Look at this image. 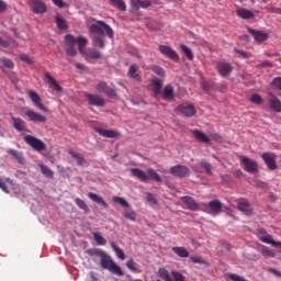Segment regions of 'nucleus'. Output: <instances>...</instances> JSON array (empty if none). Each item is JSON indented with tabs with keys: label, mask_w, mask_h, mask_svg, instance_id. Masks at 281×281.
<instances>
[{
	"label": "nucleus",
	"mask_w": 281,
	"mask_h": 281,
	"mask_svg": "<svg viewBox=\"0 0 281 281\" xmlns=\"http://www.w3.org/2000/svg\"><path fill=\"white\" fill-rule=\"evenodd\" d=\"M171 276L173 278L171 279V281H186V277H183V274H181L180 272L172 271Z\"/></svg>",
	"instance_id": "56"
},
{
	"label": "nucleus",
	"mask_w": 281,
	"mask_h": 281,
	"mask_svg": "<svg viewBox=\"0 0 281 281\" xmlns=\"http://www.w3.org/2000/svg\"><path fill=\"white\" fill-rule=\"evenodd\" d=\"M0 45L1 47L13 49V47H16L19 44L12 38L3 40V37H0Z\"/></svg>",
	"instance_id": "35"
},
{
	"label": "nucleus",
	"mask_w": 281,
	"mask_h": 281,
	"mask_svg": "<svg viewBox=\"0 0 281 281\" xmlns=\"http://www.w3.org/2000/svg\"><path fill=\"white\" fill-rule=\"evenodd\" d=\"M209 207L212 214H221L223 212V203L220 200L209 202Z\"/></svg>",
	"instance_id": "24"
},
{
	"label": "nucleus",
	"mask_w": 281,
	"mask_h": 281,
	"mask_svg": "<svg viewBox=\"0 0 281 281\" xmlns=\"http://www.w3.org/2000/svg\"><path fill=\"white\" fill-rule=\"evenodd\" d=\"M0 63H2L3 67L7 69H14V61L8 59L5 57L0 58Z\"/></svg>",
	"instance_id": "53"
},
{
	"label": "nucleus",
	"mask_w": 281,
	"mask_h": 281,
	"mask_svg": "<svg viewBox=\"0 0 281 281\" xmlns=\"http://www.w3.org/2000/svg\"><path fill=\"white\" fill-rule=\"evenodd\" d=\"M131 175L142 181L143 183H148V181H156L157 183H161V176L155 171V169L149 168L147 172L139 168H132L130 170Z\"/></svg>",
	"instance_id": "1"
},
{
	"label": "nucleus",
	"mask_w": 281,
	"mask_h": 281,
	"mask_svg": "<svg viewBox=\"0 0 281 281\" xmlns=\"http://www.w3.org/2000/svg\"><path fill=\"white\" fill-rule=\"evenodd\" d=\"M127 76H130L133 80H139V74H137V65L130 66Z\"/></svg>",
	"instance_id": "40"
},
{
	"label": "nucleus",
	"mask_w": 281,
	"mask_h": 281,
	"mask_svg": "<svg viewBox=\"0 0 281 281\" xmlns=\"http://www.w3.org/2000/svg\"><path fill=\"white\" fill-rule=\"evenodd\" d=\"M250 102H252V104H265V99H262V95L258 94V93H254L250 97Z\"/></svg>",
	"instance_id": "46"
},
{
	"label": "nucleus",
	"mask_w": 281,
	"mask_h": 281,
	"mask_svg": "<svg viewBox=\"0 0 281 281\" xmlns=\"http://www.w3.org/2000/svg\"><path fill=\"white\" fill-rule=\"evenodd\" d=\"M69 155L72 157V159H76L77 165L85 166V164H87V160L85 159V156L80 155L79 153L70 150Z\"/></svg>",
	"instance_id": "36"
},
{
	"label": "nucleus",
	"mask_w": 281,
	"mask_h": 281,
	"mask_svg": "<svg viewBox=\"0 0 281 281\" xmlns=\"http://www.w3.org/2000/svg\"><path fill=\"white\" fill-rule=\"evenodd\" d=\"M46 80H48V82L50 85H53V87L57 90V91H63V87H60V85L58 83V81H56L54 79V77H52V75L49 72H45L44 74Z\"/></svg>",
	"instance_id": "38"
},
{
	"label": "nucleus",
	"mask_w": 281,
	"mask_h": 281,
	"mask_svg": "<svg viewBox=\"0 0 281 281\" xmlns=\"http://www.w3.org/2000/svg\"><path fill=\"white\" fill-rule=\"evenodd\" d=\"M161 89H164V81H161L160 79L151 80V91L154 98H157V95L161 94Z\"/></svg>",
	"instance_id": "21"
},
{
	"label": "nucleus",
	"mask_w": 281,
	"mask_h": 281,
	"mask_svg": "<svg viewBox=\"0 0 281 281\" xmlns=\"http://www.w3.org/2000/svg\"><path fill=\"white\" fill-rule=\"evenodd\" d=\"M159 52L162 54V56H167V58H170V60H173L175 63H179V54L172 49V47L168 45H159Z\"/></svg>",
	"instance_id": "12"
},
{
	"label": "nucleus",
	"mask_w": 281,
	"mask_h": 281,
	"mask_svg": "<svg viewBox=\"0 0 281 281\" xmlns=\"http://www.w3.org/2000/svg\"><path fill=\"white\" fill-rule=\"evenodd\" d=\"M162 100H175V88L170 85L165 86L162 90Z\"/></svg>",
	"instance_id": "26"
},
{
	"label": "nucleus",
	"mask_w": 281,
	"mask_h": 281,
	"mask_svg": "<svg viewBox=\"0 0 281 281\" xmlns=\"http://www.w3.org/2000/svg\"><path fill=\"white\" fill-rule=\"evenodd\" d=\"M85 98L91 106H104L106 104V100L99 94L85 93Z\"/></svg>",
	"instance_id": "11"
},
{
	"label": "nucleus",
	"mask_w": 281,
	"mask_h": 281,
	"mask_svg": "<svg viewBox=\"0 0 281 281\" xmlns=\"http://www.w3.org/2000/svg\"><path fill=\"white\" fill-rule=\"evenodd\" d=\"M236 14L237 16H239V19H244V20L254 19V16H256V14H254V11L245 8H238L236 10Z\"/></svg>",
	"instance_id": "23"
},
{
	"label": "nucleus",
	"mask_w": 281,
	"mask_h": 281,
	"mask_svg": "<svg viewBox=\"0 0 281 281\" xmlns=\"http://www.w3.org/2000/svg\"><path fill=\"white\" fill-rule=\"evenodd\" d=\"M261 159L265 161L266 166L270 170H278V156L274 153H263L261 154Z\"/></svg>",
	"instance_id": "7"
},
{
	"label": "nucleus",
	"mask_w": 281,
	"mask_h": 281,
	"mask_svg": "<svg viewBox=\"0 0 281 281\" xmlns=\"http://www.w3.org/2000/svg\"><path fill=\"white\" fill-rule=\"evenodd\" d=\"M99 258H100V265L102 269H106L111 273H114L115 276H124V272L122 271V268L117 266V263L113 262V259H111V256H109L104 251L99 252Z\"/></svg>",
	"instance_id": "2"
},
{
	"label": "nucleus",
	"mask_w": 281,
	"mask_h": 281,
	"mask_svg": "<svg viewBox=\"0 0 281 281\" xmlns=\"http://www.w3.org/2000/svg\"><path fill=\"white\" fill-rule=\"evenodd\" d=\"M95 89L97 91H99V93H105L108 98H117V92L115 91V89L109 87L105 81H100L99 83H97Z\"/></svg>",
	"instance_id": "9"
},
{
	"label": "nucleus",
	"mask_w": 281,
	"mask_h": 281,
	"mask_svg": "<svg viewBox=\"0 0 281 281\" xmlns=\"http://www.w3.org/2000/svg\"><path fill=\"white\" fill-rule=\"evenodd\" d=\"M261 254L265 258H276V251L269 249L267 246L261 247Z\"/></svg>",
	"instance_id": "44"
},
{
	"label": "nucleus",
	"mask_w": 281,
	"mask_h": 281,
	"mask_svg": "<svg viewBox=\"0 0 281 281\" xmlns=\"http://www.w3.org/2000/svg\"><path fill=\"white\" fill-rule=\"evenodd\" d=\"M178 111L186 117H194V115H196V109L190 103H182L178 105Z\"/></svg>",
	"instance_id": "17"
},
{
	"label": "nucleus",
	"mask_w": 281,
	"mask_h": 281,
	"mask_svg": "<svg viewBox=\"0 0 281 281\" xmlns=\"http://www.w3.org/2000/svg\"><path fill=\"white\" fill-rule=\"evenodd\" d=\"M66 54L67 56H78V50L76 49V37L71 34L65 36Z\"/></svg>",
	"instance_id": "6"
},
{
	"label": "nucleus",
	"mask_w": 281,
	"mask_h": 281,
	"mask_svg": "<svg viewBox=\"0 0 281 281\" xmlns=\"http://www.w3.org/2000/svg\"><path fill=\"white\" fill-rule=\"evenodd\" d=\"M85 56H87V58H91L92 60H100V58H102V53H100L99 50H95L93 48H89L85 53Z\"/></svg>",
	"instance_id": "33"
},
{
	"label": "nucleus",
	"mask_w": 281,
	"mask_h": 281,
	"mask_svg": "<svg viewBox=\"0 0 281 281\" xmlns=\"http://www.w3.org/2000/svg\"><path fill=\"white\" fill-rule=\"evenodd\" d=\"M180 47L189 60H194V54H192V49H190V47L184 44H181Z\"/></svg>",
	"instance_id": "48"
},
{
	"label": "nucleus",
	"mask_w": 281,
	"mask_h": 281,
	"mask_svg": "<svg viewBox=\"0 0 281 281\" xmlns=\"http://www.w3.org/2000/svg\"><path fill=\"white\" fill-rule=\"evenodd\" d=\"M122 215L124 216V218H127V221H133V222L137 221V213L131 210V207L123 211Z\"/></svg>",
	"instance_id": "37"
},
{
	"label": "nucleus",
	"mask_w": 281,
	"mask_h": 281,
	"mask_svg": "<svg viewBox=\"0 0 281 281\" xmlns=\"http://www.w3.org/2000/svg\"><path fill=\"white\" fill-rule=\"evenodd\" d=\"M93 45H98V47H100L101 49H104V47H106L104 37H102L101 35H95L93 37Z\"/></svg>",
	"instance_id": "43"
},
{
	"label": "nucleus",
	"mask_w": 281,
	"mask_h": 281,
	"mask_svg": "<svg viewBox=\"0 0 281 281\" xmlns=\"http://www.w3.org/2000/svg\"><path fill=\"white\" fill-rule=\"evenodd\" d=\"M52 2L57 8H69V4L67 2H65V1H63V0H52Z\"/></svg>",
	"instance_id": "60"
},
{
	"label": "nucleus",
	"mask_w": 281,
	"mask_h": 281,
	"mask_svg": "<svg viewBox=\"0 0 281 281\" xmlns=\"http://www.w3.org/2000/svg\"><path fill=\"white\" fill-rule=\"evenodd\" d=\"M27 95L35 106H38L41 111L47 113V106L43 104V100L41 99V95H38V92L29 90Z\"/></svg>",
	"instance_id": "13"
},
{
	"label": "nucleus",
	"mask_w": 281,
	"mask_h": 281,
	"mask_svg": "<svg viewBox=\"0 0 281 281\" xmlns=\"http://www.w3.org/2000/svg\"><path fill=\"white\" fill-rule=\"evenodd\" d=\"M259 239L261 243H265L266 245H272V247H280L281 248V241L273 240V237L269 234H267V231L259 229Z\"/></svg>",
	"instance_id": "14"
},
{
	"label": "nucleus",
	"mask_w": 281,
	"mask_h": 281,
	"mask_svg": "<svg viewBox=\"0 0 281 281\" xmlns=\"http://www.w3.org/2000/svg\"><path fill=\"white\" fill-rule=\"evenodd\" d=\"M24 115L30 122H38L40 124H45V122H47V117H45L43 114H38V112L33 110H26Z\"/></svg>",
	"instance_id": "15"
},
{
	"label": "nucleus",
	"mask_w": 281,
	"mask_h": 281,
	"mask_svg": "<svg viewBox=\"0 0 281 281\" xmlns=\"http://www.w3.org/2000/svg\"><path fill=\"white\" fill-rule=\"evenodd\" d=\"M237 207L240 212H245L248 216L251 214V209L249 207V201L245 199L238 200Z\"/></svg>",
	"instance_id": "28"
},
{
	"label": "nucleus",
	"mask_w": 281,
	"mask_h": 281,
	"mask_svg": "<svg viewBox=\"0 0 281 281\" xmlns=\"http://www.w3.org/2000/svg\"><path fill=\"white\" fill-rule=\"evenodd\" d=\"M38 167L41 168L42 175H44V177H47V179H54V171H52V169L43 164L38 165Z\"/></svg>",
	"instance_id": "39"
},
{
	"label": "nucleus",
	"mask_w": 281,
	"mask_h": 281,
	"mask_svg": "<svg viewBox=\"0 0 281 281\" xmlns=\"http://www.w3.org/2000/svg\"><path fill=\"white\" fill-rule=\"evenodd\" d=\"M131 8H132V10H134V11L139 10V8H140L139 0H131Z\"/></svg>",
	"instance_id": "62"
},
{
	"label": "nucleus",
	"mask_w": 281,
	"mask_h": 281,
	"mask_svg": "<svg viewBox=\"0 0 281 281\" xmlns=\"http://www.w3.org/2000/svg\"><path fill=\"white\" fill-rule=\"evenodd\" d=\"M30 8L34 14H45L47 12V3L43 0H30Z\"/></svg>",
	"instance_id": "8"
},
{
	"label": "nucleus",
	"mask_w": 281,
	"mask_h": 281,
	"mask_svg": "<svg viewBox=\"0 0 281 281\" xmlns=\"http://www.w3.org/2000/svg\"><path fill=\"white\" fill-rule=\"evenodd\" d=\"M126 267H127V269H130V271H133L134 273H136L137 263H135V261L133 259L127 260Z\"/></svg>",
	"instance_id": "57"
},
{
	"label": "nucleus",
	"mask_w": 281,
	"mask_h": 281,
	"mask_svg": "<svg viewBox=\"0 0 281 281\" xmlns=\"http://www.w3.org/2000/svg\"><path fill=\"white\" fill-rule=\"evenodd\" d=\"M112 5H116L122 12H126V2L124 0H110Z\"/></svg>",
	"instance_id": "47"
},
{
	"label": "nucleus",
	"mask_w": 281,
	"mask_h": 281,
	"mask_svg": "<svg viewBox=\"0 0 281 281\" xmlns=\"http://www.w3.org/2000/svg\"><path fill=\"white\" fill-rule=\"evenodd\" d=\"M269 99H268V104L274 113H281V101L278 99L273 92L268 93Z\"/></svg>",
	"instance_id": "18"
},
{
	"label": "nucleus",
	"mask_w": 281,
	"mask_h": 281,
	"mask_svg": "<svg viewBox=\"0 0 281 281\" xmlns=\"http://www.w3.org/2000/svg\"><path fill=\"white\" fill-rule=\"evenodd\" d=\"M172 251L179 258H190V251H188V249H186V247H181V246L172 247Z\"/></svg>",
	"instance_id": "30"
},
{
	"label": "nucleus",
	"mask_w": 281,
	"mask_h": 281,
	"mask_svg": "<svg viewBox=\"0 0 281 281\" xmlns=\"http://www.w3.org/2000/svg\"><path fill=\"white\" fill-rule=\"evenodd\" d=\"M139 3H140V8L143 9L150 8V5H153V2L148 0H139Z\"/></svg>",
	"instance_id": "63"
},
{
	"label": "nucleus",
	"mask_w": 281,
	"mask_h": 281,
	"mask_svg": "<svg viewBox=\"0 0 281 281\" xmlns=\"http://www.w3.org/2000/svg\"><path fill=\"white\" fill-rule=\"evenodd\" d=\"M180 201H182V203L187 206V210H191V212H196L200 209L199 203H196L192 196H181Z\"/></svg>",
	"instance_id": "19"
},
{
	"label": "nucleus",
	"mask_w": 281,
	"mask_h": 281,
	"mask_svg": "<svg viewBox=\"0 0 281 281\" xmlns=\"http://www.w3.org/2000/svg\"><path fill=\"white\" fill-rule=\"evenodd\" d=\"M217 71L222 78H227L234 71V67L227 61H220L217 63Z\"/></svg>",
	"instance_id": "16"
},
{
	"label": "nucleus",
	"mask_w": 281,
	"mask_h": 281,
	"mask_svg": "<svg viewBox=\"0 0 281 281\" xmlns=\"http://www.w3.org/2000/svg\"><path fill=\"white\" fill-rule=\"evenodd\" d=\"M112 201L114 203H119V205H122V207H127V209L131 207V204L128 203V201H126V199L122 196H114Z\"/></svg>",
	"instance_id": "45"
},
{
	"label": "nucleus",
	"mask_w": 281,
	"mask_h": 281,
	"mask_svg": "<svg viewBox=\"0 0 281 281\" xmlns=\"http://www.w3.org/2000/svg\"><path fill=\"white\" fill-rule=\"evenodd\" d=\"M228 278L232 281H248L247 279H245V277H240V276L234 274V273L228 274Z\"/></svg>",
	"instance_id": "61"
},
{
	"label": "nucleus",
	"mask_w": 281,
	"mask_h": 281,
	"mask_svg": "<svg viewBox=\"0 0 281 281\" xmlns=\"http://www.w3.org/2000/svg\"><path fill=\"white\" fill-rule=\"evenodd\" d=\"M111 248L115 252L119 260H126V255L124 254V250H122L114 241L110 243Z\"/></svg>",
	"instance_id": "32"
},
{
	"label": "nucleus",
	"mask_w": 281,
	"mask_h": 281,
	"mask_svg": "<svg viewBox=\"0 0 281 281\" xmlns=\"http://www.w3.org/2000/svg\"><path fill=\"white\" fill-rule=\"evenodd\" d=\"M19 58L22 63H26V65H34V59L27 54H21Z\"/></svg>",
	"instance_id": "55"
},
{
	"label": "nucleus",
	"mask_w": 281,
	"mask_h": 281,
	"mask_svg": "<svg viewBox=\"0 0 281 281\" xmlns=\"http://www.w3.org/2000/svg\"><path fill=\"white\" fill-rule=\"evenodd\" d=\"M95 131L101 135V137H106L108 139H115L116 137H120V132L115 130H104L97 127Z\"/></svg>",
	"instance_id": "20"
},
{
	"label": "nucleus",
	"mask_w": 281,
	"mask_h": 281,
	"mask_svg": "<svg viewBox=\"0 0 281 281\" xmlns=\"http://www.w3.org/2000/svg\"><path fill=\"white\" fill-rule=\"evenodd\" d=\"M158 276H159V278H161V280L172 281V277H170V272H168V270H166V268H160L158 270Z\"/></svg>",
	"instance_id": "41"
},
{
	"label": "nucleus",
	"mask_w": 281,
	"mask_h": 281,
	"mask_svg": "<svg viewBox=\"0 0 281 281\" xmlns=\"http://www.w3.org/2000/svg\"><path fill=\"white\" fill-rule=\"evenodd\" d=\"M147 201L149 205H157V198H155V194L150 192L147 193Z\"/></svg>",
	"instance_id": "59"
},
{
	"label": "nucleus",
	"mask_w": 281,
	"mask_h": 281,
	"mask_svg": "<svg viewBox=\"0 0 281 281\" xmlns=\"http://www.w3.org/2000/svg\"><path fill=\"white\" fill-rule=\"evenodd\" d=\"M88 198H90V200L93 201L94 203H99L103 207H109L106 201H104V199L100 196L98 193L89 192Z\"/></svg>",
	"instance_id": "29"
},
{
	"label": "nucleus",
	"mask_w": 281,
	"mask_h": 281,
	"mask_svg": "<svg viewBox=\"0 0 281 281\" xmlns=\"http://www.w3.org/2000/svg\"><path fill=\"white\" fill-rule=\"evenodd\" d=\"M151 71H154V74H156V76H159L160 78L166 77V70H164V68L159 66H153Z\"/></svg>",
	"instance_id": "54"
},
{
	"label": "nucleus",
	"mask_w": 281,
	"mask_h": 281,
	"mask_svg": "<svg viewBox=\"0 0 281 281\" xmlns=\"http://www.w3.org/2000/svg\"><path fill=\"white\" fill-rule=\"evenodd\" d=\"M202 89L204 91H210V89H212V82H210V81H202Z\"/></svg>",
	"instance_id": "64"
},
{
	"label": "nucleus",
	"mask_w": 281,
	"mask_h": 281,
	"mask_svg": "<svg viewBox=\"0 0 281 281\" xmlns=\"http://www.w3.org/2000/svg\"><path fill=\"white\" fill-rule=\"evenodd\" d=\"M200 166H201V168L205 169L206 175L212 177L213 167H212V165L210 162H207L205 160H202V161H200Z\"/></svg>",
	"instance_id": "52"
},
{
	"label": "nucleus",
	"mask_w": 281,
	"mask_h": 281,
	"mask_svg": "<svg viewBox=\"0 0 281 281\" xmlns=\"http://www.w3.org/2000/svg\"><path fill=\"white\" fill-rule=\"evenodd\" d=\"M75 203L80 210H83V212H89V206L87 205V202H85L82 199H75Z\"/></svg>",
	"instance_id": "51"
},
{
	"label": "nucleus",
	"mask_w": 281,
	"mask_h": 281,
	"mask_svg": "<svg viewBox=\"0 0 281 281\" xmlns=\"http://www.w3.org/2000/svg\"><path fill=\"white\" fill-rule=\"evenodd\" d=\"M271 87H274L276 89H279V91H281V77H276L271 81Z\"/></svg>",
	"instance_id": "58"
},
{
	"label": "nucleus",
	"mask_w": 281,
	"mask_h": 281,
	"mask_svg": "<svg viewBox=\"0 0 281 281\" xmlns=\"http://www.w3.org/2000/svg\"><path fill=\"white\" fill-rule=\"evenodd\" d=\"M55 22L58 30H67V21L65 20V18H63L60 13H57L55 15Z\"/></svg>",
	"instance_id": "34"
},
{
	"label": "nucleus",
	"mask_w": 281,
	"mask_h": 281,
	"mask_svg": "<svg viewBox=\"0 0 281 281\" xmlns=\"http://www.w3.org/2000/svg\"><path fill=\"white\" fill-rule=\"evenodd\" d=\"M11 120L13 128H15L18 133H23V131H25V121H23V119L11 116Z\"/></svg>",
	"instance_id": "25"
},
{
	"label": "nucleus",
	"mask_w": 281,
	"mask_h": 281,
	"mask_svg": "<svg viewBox=\"0 0 281 281\" xmlns=\"http://www.w3.org/2000/svg\"><path fill=\"white\" fill-rule=\"evenodd\" d=\"M239 160L246 172H249L250 175L258 172V162L256 160L247 156H239Z\"/></svg>",
	"instance_id": "4"
},
{
	"label": "nucleus",
	"mask_w": 281,
	"mask_h": 281,
	"mask_svg": "<svg viewBox=\"0 0 281 281\" xmlns=\"http://www.w3.org/2000/svg\"><path fill=\"white\" fill-rule=\"evenodd\" d=\"M8 154L11 155L14 159H16L18 164H25V158H23V153H20L16 149H9Z\"/></svg>",
	"instance_id": "31"
},
{
	"label": "nucleus",
	"mask_w": 281,
	"mask_h": 281,
	"mask_svg": "<svg viewBox=\"0 0 281 281\" xmlns=\"http://www.w3.org/2000/svg\"><path fill=\"white\" fill-rule=\"evenodd\" d=\"M90 33L97 34V36H104V34H106L108 38L115 36V32H113L111 25L106 24L104 21H97V23L92 24L90 26Z\"/></svg>",
	"instance_id": "3"
},
{
	"label": "nucleus",
	"mask_w": 281,
	"mask_h": 281,
	"mask_svg": "<svg viewBox=\"0 0 281 281\" xmlns=\"http://www.w3.org/2000/svg\"><path fill=\"white\" fill-rule=\"evenodd\" d=\"M24 142L25 144H29V146H31L32 149L36 150L37 153H42V150H45V148H47V146L45 145V143H43V140L32 135H26L24 137Z\"/></svg>",
	"instance_id": "5"
},
{
	"label": "nucleus",
	"mask_w": 281,
	"mask_h": 281,
	"mask_svg": "<svg viewBox=\"0 0 281 281\" xmlns=\"http://www.w3.org/2000/svg\"><path fill=\"white\" fill-rule=\"evenodd\" d=\"M190 260L194 265H204V267H210V263H207V261H205V259H203V257L192 256L190 258Z\"/></svg>",
	"instance_id": "49"
},
{
	"label": "nucleus",
	"mask_w": 281,
	"mask_h": 281,
	"mask_svg": "<svg viewBox=\"0 0 281 281\" xmlns=\"http://www.w3.org/2000/svg\"><path fill=\"white\" fill-rule=\"evenodd\" d=\"M192 135L196 139V142H201L202 144H210V137L205 135V133L199 131V130H193Z\"/></svg>",
	"instance_id": "27"
},
{
	"label": "nucleus",
	"mask_w": 281,
	"mask_h": 281,
	"mask_svg": "<svg viewBox=\"0 0 281 281\" xmlns=\"http://www.w3.org/2000/svg\"><path fill=\"white\" fill-rule=\"evenodd\" d=\"M93 238L100 247H104L106 245V239L100 235V233H93Z\"/></svg>",
	"instance_id": "50"
},
{
	"label": "nucleus",
	"mask_w": 281,
	"mask_h": 281,
	"mask_svg": "<svg viewBox=\"0 0 281 281\" xmlns=\"http://www.w3.org/2000/svg\"><path fill=\"white\" fill-rule=\"evenodd\" d=\"M248 32L250 34H252L255 41H257V43H265V41H267V38H269V35L267 33H263L261 31H256L254 29H248Z\"/></svg>",
	"instance_id": "22"
},
{
	"label": "nucleus",
	"mask_w": 281,
	"mask_h": 281,
	"mask_svg": "<svg viewBox=\"0 0 281 281\" xmlns=\"http://www.w3.org/2000/svg\"><path fill=\"white\" fill-rule=\"evenodd\" d=\"M170 172L173 177H179L181 179L190 177V168L183 165H176L170 168Z\"/></svg>",
	"instance_id": "10"
},
{
	"label": "nucleus",
	"mask_w": 281,
	"mask_h": 281,
	"mask_svg": "<svg viewBox=\"0 0 281 281\" xmlns=\"http://www.w3.org/2000/svg\"><path fill=\"white\" fill-rule=\"evenodd\" d=\"M76 43L79 47L80 54H85V50L82 48L89 43V41L82 36H78Z\"/></svg>",
	"instance_id": "42"
}]
</instances>
